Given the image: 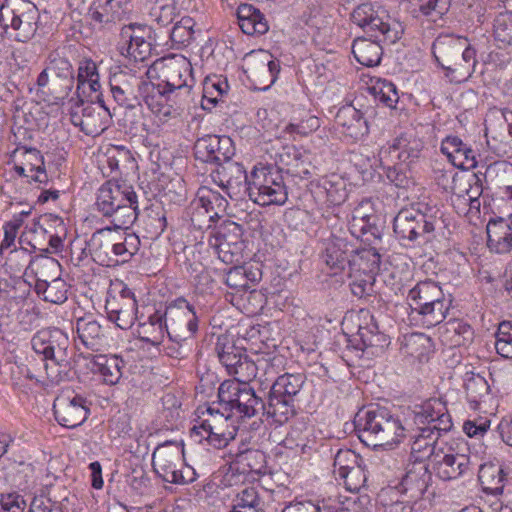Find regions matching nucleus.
<instances>
[{
  "label": "nucleus",
  "instance_id": "nucleus-1",
  "mask_svg": "<svg viewBox=\"0 0 512 512\" xmlns=\"http://www.w3.org/2000/svg\"><path fill=\"white\" fill-rule=\"evenodd\" d=\"M31 345L37 354L49 361L45 370L51 382L60 383L72 378L74 350L67 333L59 328L42 329L32 337Z\"/></svg>",
  "mask_w": 512,
  "mask_h": 512
},
{
  "label": "nucleus",
  "instance_id": "nucleus-2",
  "mask_svg": "<svg viewBox=\"0 0 512 512\" xmlns=\"http://www.w3.org/2000/svg\"><path fill=\"white\" fill-rule=\"evenodd\" d=\"M359 439L373 448L392 446L406 438V428L398 416L385 407H372L356 420Z\"/></svg>",
  "mask_w": 512,
  "mask_h": 512
},
{
  "label": "nucleus",
  "instance_id": "nucleus-3",
  "mask_svg": "<svg viewBox=\"0 0 512 512\" xmlns=\"http://www.w3.org/2000/svg\"><path fill=\"white\" fill-rule=\"evenodd\" d=\"M350 21L371 38L390 44L396 43L404 33V25L376 1L367 0L355 5L350 13Z\"/></svg>",
  "mask_w": 512,
  "mask_h": 512
},
{
  "label": "nucleus",
  "instance_id": "nucleus-4",
  "mask_svg": "<svg viewBox=\"0 0 512 512\" xmlns=\"http://www.w3.org/2000/svg\"><path fill=\"white\" fill-rule=\"evenodd\" d=\"M412 317L426 328L442 323L449 311L451 301L442 288L432 280L418 282L408 293Z\"/></svg>",
  "mask_w": 512,
  "mask_h": 512
},
{
  "label": "nucleus",
  "instance_id": "nucleus-5",
  "mask_svg": "<svg viewBox=\"0 0 512 512\" xmlns=\"http://www.w3.org/2000/svg\"><path fill=\"white\" fill-rule=\"evenodd\" d=\"M249 199L261 206L284 205L288 191L281 170L255 166L250 172Z\"/></svg>",
  "mask_w": 512,
  "mask_h": 512
},
{
  "label": "nucleus",
  "instance_id": "nucleus-6",
  "mask_svg": "<svg viewBox=\"0 0 512 512\" xmlns=\"http://www.w3.org/2000/svg\"><path fill=\"white\" fill-rule=\"evenodd\" d=\"M220 404L240 417L252 418L265 409L263 398L245 382L224 381L218 389Z\"/></svg>",
  "mask_w": 512,
  "mask_h": 512
},
{
  "label": "nucleus",
  "instance_id": "nucleus-7",
  "mask_svg": "<svg viewBox=\"0 0 512 512\" xmlns=\"http://www.w3.org/2000/svg\"><path fill=\"white\" fill-rule=\"evenodd\" d=\"M37 9L32 3L23 0H5L0 6V25L3 29H14L16 39L26 42L37 30Z\"/></svg>",
  "mask_w": 512,
  "mask_h": 512
},
{
  "label": "nucleus",
  "instance_id": "nucleus-8",
  "mask_svg": "<svg viewBox=\"0 0 512 512\" xmlns=\"http://www.w3.org/2000/svg\"><path fill=\"white\" fill-rule=\"evenodd\" d=\"M166 332L172 342L192 341L198 331V316L184 298H178L165 310Z\"/></svg>",
  "mask_w": 512,
  "mask_h": 512
},
{
  "label": "nucleus",
  "instance_id": "nucleus-9",
  "mask_svg": "<svg viewBox=\"0 0 512 512\" xmlns=\"http://www.w3.org/2000/svg\"><path fill=\"white\" fill-rule=\"evenodd\" d=\"M152 69L166 91L172 93L175 90H184L189 93L193 83L192 66L184 56L172 55L158 59Z\"/></svg>",
  "mask_w": 512,
  "mask_h": 512
},
{
  "label": "nucleus",
  "instance_id": "nucleus-10",
  "mask_svg": "<svg viewBox=\"0 0 512 512\" xmlns=\"http://www.w3.org/2000/svg\"><path fill=\"white\" fill-rule=\"evenodd\" d=\"M98 100V103H94L78 98L70 109L71 123L88 136L100 135L108 128L111 119L109 109L103 101Z\"/></svg>",
  "mask_w": 512,
  "mask_h": 512
},
{
  "label": "nucleus",
  "instance_id": "nucleus-11",
  "mask_svg": "<svg viewBox=\"0 0 512 512\" xmlns=\"http://www.w3.org/2000/svg\"><path fill=\"white\" fill-rule=\"evenodd\" d=\"M237 428L225 416L212 408L207 409V417L191 428V437H199L198 441L206 440L209 445L221 449L228 445L236 436Z\"/></svg>",
  "mask_w": 512,
  "mask_h": 512
},
{
  "label": "nucleus",
  "instance_id": "nucleus-12",
  "mask_svg": "<svg viewBox=\"0 0 512 512\" xmlns=\"http://www.w3.org/2000/svg\"><path fill=\"white\" fill-rule=\"evenodd\" d=\"M119 53L134 62H144L152 52V27L130 23L120 29L117 42Z\"/></svg>",
  "mask_w": 512,
  "mask_h": 512
},
{
  "label": "nucleus",
  "instance_id": "nucleus-13",
  "mask_svg": "<svg viewBox=\"0 0 512 512\" xmlns=\"http://www.w3.org/2000/svg\"><path fill=\"white\" fill-rule=\"evenodd\" d=\"M413 413V425H422L425 428L423 432H429V435L437 437L438 440L453 427L446 405L440 399L424 402Z\"/></svg>",
  "mask_w": 512,
  "mask_h": 512
},
{
  "label": "nucleus",
  "instance_id": "nucleus-14",
  "mask_svg": "<svg viewBox=\"0 0 512 512\" xmlns=\"http://www.w3.org/2000/svg\"><path fill=\"white\" fill-rule=\"evenodd\" d=\"M53 412L61 426L72 429L83 424L90 413V407L83 396L74 392H63L55 398Z\"/></svg>",
  "mask_w": 512,
  "mask_h": 512
},
{
  "label": "nucleus",
  "instance_id": "nucleus-15",
  "mask_svg": "<svg viewBox=\"0 0 512 512\" xmlns=\"http://www.w3.org/2000/svg\"><path fill=\"white\" fill-rule=\"evenodd\" d=\"M147 81L136 75V71L120 70L110 77V90L114 100L124 108L139 110L142 85Z\"/></svg>",
  "mask_w": 512,
  "mask_h": 512
},
{
  "label": "nucleus",
  "instance_id": "nucleus-16",
  "mask_svg": "<svg viewBox=\"0 0 512 512\" xmlns=\"http://www.w3.org/2000/svg\"><path fill=\"white\" fill-rule=\"evenodd\" d=\"M212 177L232 199H242L249 196L250 175L244 166L238 162L227 160L213 172Z\"/></svg>",
  "mask_w": 512,
  "mask_h": 512
},
{
  "label": "nucleus",
  "instance_id": "nucleus-17",
  "mask_svg": "<svg viewBox=\"0 0 512 512\" xmlns=\"http://www.w3.org/2000/svg\"><path fill=\"white\" fill-rule=\"evenodd\" d=\"M244 71L255 83L262 85L261 90H267L277 80L280 63L267 51H252L244 58Z\"/></svg>",
  "mask_w": 512,
  "mask_h": 512
},
{
  "label": "nucleus",
  "instance_id": "nucleus-18",
  "mask_svg": "<svg viewBox=\"0 0 512 512\" xmlns=\"http://www.w3.org/2000/svg\"><path fill=\"white\" fill-rule=\"evenodd\" d=\"M196 159L220 167L234 155L232 140L228 136L205 135L194 144Z\"/></svg>",
  "mask_w": 512,
  "mask_h": 512
},
{
  "label": "nucleus",
  "instance_id": "nucleus-19",
  "mask_svg": "<svg viewBox=\"0 0 512 512\" xmlns=\"http://www.w3.org/2000/svg\"><path fill=\"white\" fill-rule=\"evenodd\" d=\"M431 450V463L436 475L449 481L462 476L469 468V456L463 453H455L452 447Z\"/></svg>",
  "mask_w": 512,
  "mask_h": 512
},
{
  "label": "nucleus",
  "instance_id": "nucleus-20",
  "mask_svg": "<svg viewBox=\"0 0 512 512\" xmlns=\"http://www.w3.org/2000/svg\"><path fill=\"white\" fill-rule=\"evenodd\" d=\"M105 310L108 319L121 329H129L134 324L137 312V301L134 293L123 288L119 294L109 296L106 299Z\"/></svg>",
  "mask_w": 512,
  "mask_h": 512
},
{
  "label": "nucleus",
  "instance_id": "nucleus-21",
  "mask_svg": "<svg viewBox=\"0 0 512 512\" xmlns=\"http://www.w3.org/2000/svg\"><path fill=\"white\" fill-rule=\"evenodd\" d=\"M136 198L133 188L126 183L107 181L98 190L96 207L103 216L111 215L122 203Z\"/></svg>",
  "mask_w": 512,
  "mask_h": 512
},
{
  "label": "nucleus",
  "instance_id": "nucleus-22",
  "mask_svg": "<svg viewBox=\"0 0 512 512\" xmlns=\"http://www.w3.org/2000/svg\"><path fill=\"white\" fill-rule=\"evenodd\" d=\"M422 148L421 140L403 134L397 137L391 145L380 149V162L398 161L399 164H409L420 156Z\"/></svg>",
  "mask_w": 512,
  "mask_h": 512
},
{
  "label": "nucleus",
  "instance_id": "nucleus-23",
  "mask_svg": "<svg viewBox=\"0 0 512 512\" xmlns=\"http://www.w3.org/2000/svg\"><path fill=\"white\" fill-rule=\"evenodd\" d=\"M213 202H219V207H225L227 204V201L217 192H211L208 196L200 195L192 201L188 213L194 228L199 230L209 229L211 222L218 218V213L214 211Z\"/></svg>",
  "mask_w": 512,
  "mask_h": 512
},
{
  "label": "nucleus",
  "instance_id": "nucleus-24",
  "mask_svg": "<svg viewBox=\"0 0 512 512\" xmlns=\"http://www.w3.org/2000/svg\"><path fill=\"white\" fill-rule=\"evenodd\" d=\"M487 246L497 254H512V213L509 217L491 219L487 226Z\"/></svg>",
  "mask_w": 512,
  "mask_h": 512
},
{
  "label": "nucleus",
  "instance_id": "nucleus-25",
  "mask_svg": "<svg viewBox=\"0 0 512 512\" xmlns=\"http://www.w3.org/2000/svg\"><path fill=\"white\" fill-rule=\"evenodd\" d=\"M47 69L51 77L50 92L55 99L68 96L74 83L72 65L61 57L50 59Z\"/></svg>",
  "mask_w": 512,
  "mask_h": 512
},
{
  "label": "nucleus",
  "instance_id": "nucleus-26",
  "mask_svg": "<svg viewBox=\"0 0 512 512\" xmlns=\"http://www.w3.org/2000/svg\"><path fill=\"white\" fill-rule=\"evenodd\" d=\"M441 152L453 166L462 170L477 166L476 152L458 136H447L441 143Z\"/></svg>",
  "mask_w": 512,
  "mask_h": 512
},
{
  "label": "nucleus",
  "instance_id": "nucleus-27",
  "mask_svg": "<svg viewBox=\"0 0 512 512\" xmlns=\"http://www.w3.org/2000/svg\"><path fill=\"white\" fill-rule=\"evenodd\" d=\"M354 252L356 250L346 239L333 236L326 243L322 259L337 274L344 270L347 264H352L350 256Z\"/></svg>",
  "mask_w": 512,
  "mask_h": 512
},
{
  "label": "nucleus",
  "instance_id": "nucleus-28",
  "mask_svg": "<svg viewBox=\"0 0 512 512\" xmlns=\"http://www.w3.org/2000/svg\"><path fill=\"white\" fill-rule=\"evenodd\" d=\"M182 461L183 448L174 441L158 445L152 454V466L160 477L182 466Z\"/></svg>",
  "mask_w": 512,
  "mask_h": 512
},
{
  "label": "nucleus",
  "instance_id": "nucleus-29",
  "mask_svg": "<svg viewBox=\"0 0 512 512\" xmlns=\"http://www.w3.org/2000/svg\"><path fill=\"white\" fill-rule=\"evenodd\" d=\"M477 63L476 50L468 45L461 55L443 68L444 75L452 83H463L471 78Z\"/></svg>",
  "mask_w": 512,
  "mask_h": 512
},
{
  "label": "nucleus",
  "instance_id": "nucleus-30",
  "mask_svg": "<svg viewBox=\"0 0 512 512\" xmlns=\"http://www.w3.org/2000/svg\"><path fill=\"white\" fill-rule=\"evenodd\" d=\"M469 45L467 38L453 35H440L432 45V53L437 63L443 69L452 60L462 54V51Z\"/></svg>",
  "mask_w": 512,
  "mask_h": 512
},
{
  "label": "nucleus",
  "instance_id": "nucleus-31",
  "mask_svg": "<svg viewBox=\"0 0 512 512\" xmlns=\"http://www.w3.org/2000/svg\"><path fill=\"white\" fill-rule=\"evenodd\" d=\"M422 425H414L412 427L408 424L406 428V437H409L411 443V454L414 456L416 463L422 462L424 458H432L431 450L441 448L437 437L429 435V432H423Z\"/></svg>",
  "mask_w": 512,
  "mask_h": 512
},
{
  "label": "nucleus",
  "instance_id": "nucleus-32",
  "mask_svg": "<svg viewBox=\"0 0 512 512\" xmlns=\"http://www.w3.org/2000/svg\"><path fill=\"white\" fill-rule=\"evenodd\" d=\"M414 224L412 227L410 242L425 244L435 238V229L440 224V218L431 209L426 211L415 209Z\"/></svg>",
  "mask_w": 512,
  "mask_h": 512
},
{
  "label": "nucleus",
  "instance_id": "nucleus-33",
  "mask_svg": "<svg viewBox=\"0 0 512 512\" xmlns=\"http://www.w3.org/2000/svg\"><path fill=\"white\" fill-rule=\"evenodd\" d=\"M141 90L140 101L143 100L152 113L163 120L172 117V107L164 103L165 96L170 92L166 91L164 88L161 89V84L156 86L147 81L146 84L142 85Z\"/></svg>",
  "mask_w": 512,
  "mask_h": 512
},
{
  "label": "nucleus",
  "instance_id": "nucleus-34",
  "mask_svg": "<svg viewBox=\"0 0 512 512\" xmlns=\"http://www.w3.org/2000/svg\"><path fill=\"white\" fill-rule=\"evenodd\" d=\"M381 42L384 41L376 38L372 40L366 37H358L353 41L352 53L361 65L367 67L377 66L383 54Z\"/></svg>",
  "mask_w": 512,
  "mask_h": 512
},
{
  "label": "nucleus",
  "instance_id": "nucleus-35",
  "mask_svg": "<svg viewBox=\"0 0 512 512\" xmlns=\"http://www.w3.org/2000/svg\"><path fill=\"white\" fill-rule=\"evenodd\" d=\"M113 241L111 229L106 228L95 231L88 242L91 255L102 266H111Z\"/></svg>",
  "mask_w": 512,
  "mask_h": 512
},
{
  "label": "nucleus",
  "instance_id": "nucleus-36",
  "mask_svg": "<svg viewBox=\"0 0 512 512\" xmlns=\"http://www.w3.org/2000/svg\"><path fill=\"white\" fill-rule=\"evenodd\" d=\"M431 481V473L428 471L426 464L423 462L414 463L402 480V486L406 492L411 493V497L419 499L426 492L429 482Z\"/></svg>",
  "mask_w": 512,
  "mask_h": 512
},
{
  "label": "nucleus",
  "instance_id": "nucleus-37",
  "mask_svg": "<svg viewBox=\"0 0 512 512\" xmlns=\"http://www.w3.org/2000/svg\"><path fill=\"white\" fill-rule=\"evenodd\" d=\"M238 23L241 30L248 35H262L268 31L264 15L250 4H241L237 9Z\"/></svg>",
  "mask_w": 512,
  "mask_h": 512
},
{
  "label": "nucleus",
  "instance_id": "nucleus-38",
  "mask_svg": "<svg viewBox=\"0 0 512 512\" xmlns=\"http://www.w3.org/2000/svg\"><path fill=\"white\" fill-rule=\"evenodd\" d=\"M335 121L338 125L345 127L346 133L351 137L358 138L368 133L367 122L362 112L351 105L340 108Z\"/></svg>",
  "mask_w": 512,
  "mask_h": 512
},
{
  "label": "nucleus",
  "instance_id": "nucleus-39",
  "mask_svg": "<svg viewBox=\"0 0 512 512\" xmlns=\"http://www.w3.org/2000/svg\"><path fill=\"white\" fill-rule=\"evenodd\" d=\"M506 473L504 469L495 464H485L480 467L479 481L483 490L491 495L497 496L503 493Z\"/></svg>",
  "mask_w": 512,
  "mask_h": 512
},
{
  "label": "nucleus",
  "instance_id": "nucleus-40",
  "mask_svg": "<svg viewBox=\"0 0 512 512\" xmlns=\"http://www.w3.org/2000/svg\"><path fill=\"white\" fill-rule=\"evenodd\" d=\"M93 372L99 373L106 384L114 385L119 382L122 376L123 360L117 356L106 357L97 355L93 358Z\"/></svg>",
  "mask_w": 512,
  "mask_h": 512
},
{
  "label": "nucleus",
  "instance_id": "nucleus-41",
  "mask_svg": "<svg viewBox=\"0 0 512 512\" xmlns=\"http://www.w3.org/2000/svg\"><path fill=\"white\" fill-rule=\"evenodd\" d=\"M184 2L185 0H156L150 8L151 20L160 28L168 26L183 8Z\"/></svg>",
  "mask_w": 512,
  "mask_h": 512
},
{
  "label": "nucleus",
  "instance_id": "nucleus-42",
  "mask_svg": "<svg viewBox=\"0 0 512 512\" xmlns=\"http://www.w3.org/2000/svg\"><path fill=\"white\" fill-rule=\"evenodd\" d=\"M305 383V376L301 373H285L279 376L273 383L270 392L295 401V398Z\"/></svg>",
  "mask_w": 512,
  "mask_h": 512
},
{
  "label": "nucleus",
  "instance_id": "nucleus-43",
  "mask_svg": "<svg viewBox=\"0 0 512 512\" xmlns=\"http://www.w3.org/2000/svg\"><path fill=\"white\" fill-rule=\"evenodd\" d=\"M295 401L278 397L277 394L270 392L268 404L262 411L273 419L275 423L284 424L295 414Z\"/></svg>",
  "mask_w": 512,
  "mask_h": 512
},
{
  "label": "nucleus",
  "instance_id": "nucleus-44",
  "mask_svg": "<svg viewBox=\"0 0 512 512\" xmlns=\"http://www.w3.org/2000/svg\"><path fill=\"white\" fill-rule=\"evenodd\" d=\"M214 350L219 361L226 367L230 375L234 374L233 371H236L237 366L245 356L242 355L241 351L233 343L228 341L226 336H219L217 338Z\"/></svg>",
  "mask_w": 512,
  "mask_h": 512
},
{
  "label": "nucleus",
  "instance_id": "nucleus-45",
  "mask_svg": "<svg viewBox=\"0 0 512 512\" xmlns=\"http://www.w3.org/2000/svg\"><path fill=\"white\" fill-rule=\"evenodd\" d=\"M76 330L81 342L92 350H96L99 341L103 337L101 325L91 317L79 318Z\"/></svg>",
  "mask_w": 512,
  "mask_h": 512
},
{
  "label": "nucleus",
  "instance_id": "nucleus-46",
  "mask_svg": "<svg viewBox=\"0 0 512 512\" xmlns=\"http://www.w3.org/2000/svg\"><path fill=\"white\" fill-rule=\"evenodd\" d=\"M140 239L134 234H126L121 241H113L111 266L128 262L137 253Z\"/></svg>",
  "mask_w": 512,
  "mask_h": 512
},
{
  "label": "nucleus",
  "instance_id": "nucleus-47",
  "mask_svg": "<svg viewBox=\"0 0 512 512\" xmlns=\"http://www.w3.org/2000/svg\"><path fill=\"white\" fill-rule=\"evenodd\" d=\"M402 350L406 355L423 361L432 350L431 339L422 333H413L405 337Z\"/></svg>",
  "mask_w": 512,
  "mask_h": 512
},
{
  "label": "nucleus",
  "instance_id": "nucleus-48",
  "mask_svg": "<svg viewBox=\"0 0 512 512\" xmlns=\"http://www.w3.org/2000/svg\"><path fill=\"white\" fill-rule=\"evenodd\" d=\"M240 231L241 228L238 224L232 221H227L221 224L218 228L210 231L208 236V244L210 247L219 252L225 251L231 243L229 234L233 233L237 237Z\"/></svg>",
  "mask_w": 512,
  "mask_h": 512
},
{
  "label": "nucleus",
  "instance_id": "nucleus-49",
  "mask_svg": "<svg viewBox=\"0 0 512 512\" xmlns=\"http://www.w3.org/2000/svg\"><path fill=\"white\" fill-rule=\"evenodd\" d=\"M77 81V90L82 89L83 93H85L86 86L91 92H97L100 89L99 74L94 61L85 59L79 63Z\"/></svg>",
  "mask_w": 512,
  "mask_h": 512
},
{
  "label": "nucleus",
  "instance_id": "nucleus-50",
  "mask_svg": "<svg viewBox=\"0 0 512 512\" xmlns=\"http://www.w3.org/2000/svg\"><path fill=\"white\" fill-rule=\"evenodd\" d=\"M194 26L195 21L189 16H184L175 23L170 31V39L176 48L190 45L196 33Z\"/></svg>",
  "mask_w": 512,
  "mask_h": 512
},
{
  "label": "nucleus",
  "instance_id": "nucleus-51",
  "mask_svg": "<svg viewBox=\"0 0 512 512\" xmlns=\"http://www.w3.org/2000/svg\"><path fill=\"white\" fill-rule=\"evenodd\" d=\"M465 391L470 403L478 404L490 392L488 381L480 374L466 373Z\"/></svg>",
  "mask_w": 512,
  "mask_h": 512
},
{
  "label": "nucleus",
  "instance_id": "nucleus-52",
  "mask_svg": "<svg viewBox=\"0 0 512 512\" xmlns=\"http://www.w3.org/2000/svg\"><path fill=\"white\" fill-rule=\"evenodd\" d=\"M321 187L326 191L328 201L333 205H340L347 198L346 182L337 174L322 178Z\"/></svg>",
  "mask_w": 512,
  "mask_h": 512
},
{
  "label": "nucleus",
  "instance_id": "nucleus-53",
  "mask_svg": "<svg viewBox=\"0 0 512 512\" xmlns=\"http://www.w3.org/2000/svg\"><path fill=\"white\" fill-rule=\"evenodd\" d=\"M381 256L374 247L362 249L357 252V259L352 260L351 265L358 266V272L375 277L380 269Z\"/></svg>",
  "mask_w": 512,
  "mask_h": 512
},
{
  "label": "nucleus",
  "instance_id": "nucleus-54",
  "mask_svg": "<svg viewBox=\"0 0 512 512\" xmlns=\"http://www.w3.org/2000/svg\"><path fill=\"white\" fill-rule=\"evenodd\" d=\"M138 215V201L137 197L127 203H122L119 208L115 209L111 215L107 217L112 218L111 222L116 228L123 229L131 226L137 219Z\"/></svg>",
  "mask_w": 512,
  "mask_h": 512
},
{
  "label": "nucleus",
  "instance_id": "nucleus-55",
  "mask_svg": "<svg viewBox=\"0 0 512 512\" xmlns=\"http://www.w3.org/2000/svg\"><path fill=\"white\" fill-rule=\"evenodd\" d=\"M495 337V349L497 353L503 358L512 359V322H501Z\"/></svg>",
  "mask_w": 512,
  "mask_h": 512
},
{
  "label": "nucleus",
  "instance_id": "nucleus-56",
  "mask_svg": "<svg viewBox=\"0 0 512 512\" xmlns=\"http://www.w3.org/2000/svg\"><path fill=\"white\" fill-rule=\"evenodd\" d=\"M362 458L351 449H339L334 456L333 473L340 477L362 462Z\"/></svg>",
  "mask_w": 512,
  "mask_h": 512
},
{
  "label": "nucleus",
  "instance_id": "nucleus-57",
  "mask_svg": "<svg viewBox=\"0 0 512 512\" xmlns=\"http://www.w3.org/2000/svg\"><path fill=\"white\" fill-rule=\"evenodd\" d=\"M415 208H405L398 212L394 218L393 230L400 240H410L414 224Z\"/></svg>",
  "mask_w": 512,
  "mask_h": 512
},
{
  "label": "nucleus",
  "instance_id": "nucleus-58",
  "mask_svg": "<svg viewBox=\"0 0 512 512\" xmlns=\"http://www.w3.org/2000/svg\"><path fill=\"white\" fill-rule=\"evenodd\" d=\"M92 19L99 23H109L119 16L120 2L115 0H96Z\"/></svg>",
  "mask_w": 512,
  "mask_h": 512
},
{
  "label": "nucleus",
  "instance_id": "nucleus-59",
  "mask_svg": "<svg viewBox=\"0 0 512 512\" xmlns=\"http://www.w3.org/2000/svg\"><path fill=\"white\" fill-rule=\"evenodd\" d=\"M236 461L248 471L260 473L265 467V454L257 449H245L236 454Z\"/></svg>",
  "mask_w": 512,
  "mask_h": 512
},
{
  "label": "nucleus",
  "instance_id": "nucleus-60",
  "mask_svg": "<svg viewBox=\"0 0 512 512\" xmlns=\"http://www.w3.org/2000/svg\"><path fill=\"white\" fill-rule=\"evenodd\" d=\"M371 210L372 207L369 200L362 201L354 208L349 221V230L351 234H357L359 231H362L366 222L376 220V216L369 213Z\"/></svg>",
  "mask_w": 512,
  "mask_h": 512
},
{
  "label": "nucleus",
  "instance_id": "nucleus-61",
  "mask_svg": "<svg viewBox=\"0 0 512 512\" xmlns=\"http://www.w3.org/2000/svg\"><path fill=\"white\" fill-rule=\"evenodd\" d=\"M371 91L379 102L389 108H395L399 100L396 86L387 80L378 82Z\"/></svg>",
  "mask_w": 512,
  "mask_h": 512
},
{
  "label": "nucleus",
  "instance_id": "nucleus-62",
  "mask_svg": "<svg viewBox=\"0 0 512 512\" xmlns=\"http://www.w3.org/2000/svg\"><path fill=\"white\" fill-rule=\"evenodd\" d=\"M320 119L317 116L306 113L304 117L293 119L285 128L289 134H297L300 136H307L316 131L320 127Z\"/></svg>",
  "mask_w": 512,
  "mask_h": 512
},
{
  "label": "nucleus",
  "instance_id": "nucleus-63",
  "mask_svg": "<svg viewBox=\"0 0 512 512\" xmlns=\"http://www.w3.org/2000/svg\"><path fill=\"white\" fill-rule=\"evenodd\" d=\"M495 40L504 45L512 44V12L499 14L494 20Z\"/></svg>",
  "mask_w": 512,
  "mask_h": 512
},
{
  "label": "nucleus",
  "instance_id": "nucleus-64",
  "mask_svg": "<svg viewBox=\"0 0 512 512\" xmlns=\"http://www.w3.org/2000/svg\"><path fill=\"white\" fill-rule=\"evenodd\" d=\"M377 330V327L373 325V329L369 326H360L358 330V337L361 342V344L357 345V348L360 350H365L367 348H373V347H383L386 339L385 335L379 333Z\"/></svg>",
  "mask_w": 512,
  "mask_h": 512
}]
</instances>
